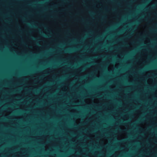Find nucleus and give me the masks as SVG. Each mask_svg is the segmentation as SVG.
I'll list each match as a JSON object with an SVG mask.
<instances>
[{"label":"nucleus","mask_w":157,"mask_h":157,"mask_svg":"<svg viewBox=\"0 0 157 157\" xmlns=\"http://www.w3.org/2000/svg\"><path fill=\"white\" fill-rule=\"evenodd\" d=\"M32 38H33V39H36V38H35V37H33Z\"/></svg>","instance_id":"f03ea898"},{"label":"nucleus","mask_w":157,"mask_h":157,"mask_svg":"<svg viewBox=\"0 0 157 157\" xmlns=\"http://www.w3.org/2000/svg\"><path fill=\"white\" fill-rule=\"evenodd\" d=\"M96 51H97V50H96V49H95V50H94V52H96Z\"/></svg>","instance_id":"39448f33"},{"label":"nucleus","mask_w":157,"mask_h":157,"mask_svg":"<svg viewBox=\"0 0 157 157\" xmlns=\"http://www.w3.org/2000/svg\"><path fill=\"white\" fill-rule=\"evenodd\" d=\"M77 48L63 49V50L65 53H71L77 50Z\"/></svg>","instance_id":"f257e3e1"},{"label":"nucleus","mask_w":157,"mask_h":157,"mask_svg":"<svg viewBox=\"0 0 157 157\" xmlns=\"http://www.w3.org/2000/svg\"><path fill=\"white\" fill-rule=\"evenodd\" d=\"M98 50H101V48H98Z\"/></svg>","instance_id":"7ed1b4c3"},{"label":"nucleus","mask_w":157,"mask_h":157,"mask_svg":"<svg viewBox=\"0 0 157 157\" xmlns=\"http://www.w3.org/2000/svg\"><path fill=\"white\" fill-rule=\"evenodd\" d=\"M118 48V47H116V48H115V49H117Z\"/></svg>","instance_id":"20e7f679"},{"label":"nucleus","mask_w":157,"mask_h":157,"mask_svg":"<svg viewBox=\"0 0 157 157\" xmlns=\"http://www.w3.org/2000/svg\"><path fill=\"white\" fill-rule=\"evenodd\" d=\"M45 36H46V35H44Z\"/></svg>","instance_id":"423d86ee"}]
</instances>
